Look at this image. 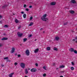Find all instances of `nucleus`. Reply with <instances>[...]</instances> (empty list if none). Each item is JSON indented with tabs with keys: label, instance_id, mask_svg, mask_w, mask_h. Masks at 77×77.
<instances>
[{
	"label": "nucleus",
	"instance_id": "obj_1",
	"mask_svg": "<svg viewBox=\"0 0 77 77\" xmlns=\"http://www.w3.org/2000/svg\"><path fill=\"white\" fill-rule=\"evenodd\" d=\"M47 17V14H45L43 16H42L41 19L44 21H47L48 20V18H45Z\"/></svg>",
	"mask_w": 77,
	"mask_h": 77
},
{
	"label": "nucleus",
	"instance_id": "obj_2",
	"mask_svg": "<svg viewBox=\"0 0 77 77\" xmlns=\"http://www.w3.org/2000/svg\"><path fill=\"white\" fill-rule=\"evenodd\" d=\"M26 66V65L24 63H21L20 64V66L21 68L24 69L25 68V66Z\"/></svg>",
	"mask_w": 77,
	"mask_h": 77
},
{
	"label": "nucleus",
	"instance_id": "obj_3",
	"mask_svg": "<svg viewBox=\"0 0 77 77\" xmlns=\"http://www.w3.org/2000/svg\"><path fill=\"white\" fill-rule=\"evenodd\" d=\"M25 53L27 56H29L30 55V52L28 49H27L25 52Z\"/></svg>",
	"mask_w": 77,
	"mask_h": 77
},
{
	"label": "nucleus",
	"instance_id": "obj_4",
	"mask_svg": "<svg viewBox=\"0 0 77 77\" xmlns=\"http://www.w3.org/2000/svg\"><path fill=\"white\" fill-rule=\"evenodd\" d=\"M36 71H37V70L36 69L32 68L31 69V72H36Z\"/></svg>",
	"mask_w": 77,
	"mask_h": 77
},
{
	"label": "nucleus",
	"instance_id": "obj_5",
	"mask_svg": "<svg viewBox=\"0 0 77 77\" xmlns=\"http://www.w3.org/2000/svg\"><path fill=\"white\" fill-rule=\"evenodd\" d=\"M8 38L7 37H3V38H2L1 40L2 41H5L6 40H8Z\"/></svg>",
	"mask_w": 77,
	"mask_h": 77
},
{
	"label": "nucleus",
	"instance_id": "obj_6",
	"mask_svg": "<svg viewBox=\"0 0 77 77\" xmlns=\"http://www.w3.org/2000/svg\"><path fill=\"white\" fill-rule=\"evenodd\" d=\"M17 35L19 37H21V36L23 35V33H20L19 32H17Z\"/></svg>",
	"mask_w": 77,
	"mask_h": 77
},
{
	"label": "nucleus",
	"instance_id": "obj_7",
	"mask_svg": "<svg viewBox=\"0 0 77 77\" xmlns=\"http://www.w3.org/2000/svg\"><path fill=\"white\" fill-rule=\"evenodd\" d=\"M51 5V6H54L56 5V2H53L51 3L50 4Z\"/></svg>",
	"mask_w": 77,
	"mask_h": 77
},
{
	"label": "nucleus",
	"instance_id": "obj_8",
	"mask_svg": "<svg viewBox=\"0 0 77 77\" xmlns=\"http://www.w3.org/2000/svg\"><path fill=\"white\" fill-rule=\"evenodd\" d=\"M8 6V5H4L2 7V9H5Z\"/></svg>",
	"mask_w": 77,
	"mask_h": 77
},
{
	"label": "nucleus",
	"instance_id": "obj_9",
	"mask_svg": "<svg viewBox=\"0 0 77 77\" xmlns=\"http://www.w3.org/2000/svg\"><path fill=\"white\" fill-rule=\"evenodd\" d=\"M38 51H39V48H37L36 49H35L34 50V53H38Z\"/></svg>",
	"mask_w": 77,
	"mask_h": 77
},
{
	"label": "nucleus",
	"instance_id": "obj_10",
	"mask_svg": "<svg viewBox=\"0 0 77 77\" xmlns=\"http://www.w3.org/2000/svg\"><path fill=\"white\" fill-rule=\"evenodd\" d=\"M25 74H28V73H29V71H28V70H27V69H25Z\"/></svg>",
	"mask_w": 77,
	"mask_h": 77
},
{
	"label": "nucleus",
	"instance_id": "obj_11",
	"mask_svg": "<svg viewBox=\"0 0 77 77\" xmlns=\"http://www.w3.org/2000/svg\"><path fill=\"white\" fill-rule=\"evenodd\" d=\"M14 51H15V48H13L11 51V53H13Z\"/></svg>",
	"mask_w": 77,
	"mask_h": 77
},
{
	"label": "nucleus",
	"instance_id": "obj_12",
	"mask_svg": "<svg viewBox=\"0 0 77 77\" xmlns=\"http://www.w3.org/2000/svg\"><path fill=\"white\" fill-rule=\"evenodd\" d=\"M71 2V3H73V4L76 3V1L75 0H72Z\"/></svg>",
	"mask_w": 77,
	"mask_h": 77
},
{
	"label": "nucleus",
	"instance_id": "obj_13",
	"mask_svg": "<svg viewBox=\"0 0 77 77\" xmlns=\"http://www.w3.org/2000/svg\"><path fill=\"white\" fill-rule=\"evenodd\" d=\"M69 12L70 14H73L74 13V11H72V10H71L69 11Z\"/></svg>",
	"mask_w": 77,
	"mask_h": 77
},
{
	"label": "nucleus",
	"instance_id": "obj_14",
	"mask_svg": "<svg viewBox=\"0 0 77 77\" xmlns=\"http://www.w3.org/2000/svg\"><path fill=\"white\" fill-rule=\"evenodd\" d=\"M14 74V72H13L11 74H10L9 75V77H12V75H13V74Z\"/></svg>",
	"mask_w": 77,
	"mask_h": 77
},
{
	"label": "nucleus",
	"instance_id": "obj_15",
	"mask_svg": "<svg viewBox=\"0 0 77 77\" xmlns=\"http://www.w3.org/2000/svg\"><path fill=\"white\" fill-rule=\"evenodd\" d=\"M47 50L48 51H49L51 50V48H50V47H48L47 48Z\"/></svg>",
	"mask_w": 77,
	"mask_h": 77
},
{
	"label": "nucleus",
	"instance_id": "obj_16",
	"mask_svg": "<svg viewBox=\"0 0 77 77\" xmlns=\"http://www.w3.org/2000/svg\"><path fill=\"white\" fill-rule=\"evenodd\" d=\"M55 39L56 41H59V37H55Z\"/></svg>",
	"mask_w": 77,
	"mask_h": 77
},
{
	"label": "nucleus",
	"instance_id": "obj_17",
	"mask_svg": "<svg viewBox=\"0 0 77 77\" xmlns=\"http://www.w3.org/2000/svg\"><path fill=\"white\" fill-rule=\"evenodd\" d=\"M74 49L73 48H71L70 50V51L71 52H74Z\"/></svg>",
	"mask_w": 77,
	"mask_h": 77
},
{
	"label": "nucleus",
	"instance_id": "obj_18",
	"mask_svg": "<svg viewBox=\"0 0 77 77\" xmlns=\"http://www.w3.org/2000/svg\"><path fill=\"white\" fill-rule=\"evenodd\" d=\"M24 18H26V14H24L23 16Z\"/></svg>",
	"mask_w": 77,
	"mask_h": 77
},
{
	"label": "nucleus",
	"instance_id": "obj_19",
	"mask_svg": "<svg viewBox=\"0 0 77 77\" xmlns=\"http://www.w3.org/2000/svg\"><path fill=\"white\" fill-rule=\"evenodd\" d=\"M68 24V22H65V23H64L63 24V25L64 26H65V25H67V24Z\"/></svg>",
	"mask_w": 77,
	"mask_h": 77
},
{
	"label": "nucleus",
	"instance_id": "obj_20",
	"mask_svg": "<svg viewBox=\"0 0 77 77\" xmlns=\"http://www.w3.org/2000/svg\"><path fill=\"white\" fill-rule=\"evenodd\" d=\"M65 67V66L63 65H62L60 66V68H64Z\"/></svg>",
	"mask_w": 77,
	"mask_h": 77
},
{
	"label": "nucleus",
	"instance_id": "obj_21",
	"mask_svg": "<svg viewBox=\"0 0 77 77\" xmlns=\"http://www.w3.org/2000/svg\"><path fill=\"white\" fill-rule=\"evenodd\" d=\"M33 24V23H31L30 24H29V26H32Z\"/></svg>",
	"mask_w": 77,
	"mask_h": 77
},
{
	"label": "nucleus",
	"instance_id": "obj_22",
	"mask_svg": "<svg viewBox=\"0 0 77 77\" xmlns=\"http://www.w3.org/2000/svg\"><path fill=\"white\" fill-rule=\"evenodd\" d=\"M27 40V38H24L23 39V42H26V41Z\"/></svg>",
	"mask_w": 77,
	"mask_h": 77
},
{
	"label": "nucleus",
	"instance_id": "obj_23",
	"mask_svg": "<svg viewBox=\"0 0 77 77\" xmlns=\"http://www.w3.org/2000/svg\"><path fill=\"white\" fill-rule=\"evenodd\" d=\"M54 50L55 51H57V48H54Z\"/></svg>",
	"mask_w": 77,
	"mask_h": 77
},
{
	"label": "nucleus",
	"instance_id": "obj_24",
	"mask_svg": "<svg viewBox=\"0 0 77 77\" xmlns=\"http://www.w3.org/2000/svg\"><path fill=\"white\" fill-rule=\"evenodd\" d=\"M43 69H45V70H47V69H46V67H45V66L43 67Z\"/></svg>",
	"mask_w": 77,
	"mask_h": 77
},
{
	"label": "nucleus",
	"instance_id": "obj_25",
	"mask_svg": "<svg viewBox=\"0 0 77 77\" xmlns=\"http://www.w3.org/2000/svg\"><path fill=\"white\" fill-rule=\"evenodd\" d=\"M8 27V26L7 25H5L4 26V27H5V28H6Z\"/></svg>",
	"mask_w": 77,
	"mask_h": 77
},
{
	"label": "nucleus",
	"instance_id": "obj_26",
	"mask_svg": "<svg viewBox=\"0 0 77 77\" xmlns=\"http://www.w3.org/2000/svg\"><path fill=\"white\" fill-rule=\"evenodd\" d=\"M74 53H75L76 54H77V51L76 50H74Z\"/></svg>",
	"mask_w": 77,
	"mask_h": 77
},
{
	"label": "nucleus",
	"instance_id": "obj_27",
	"mask_svg": "<svg viewBox=\"0 0 77 77\" xmlns=\"http://www.w3.org/2000/svg\"><path fill=\"white\" fill-rule=\"evenodd\" d=\"M71 69L72 70H74V68L73 67H71Z\"/></svg>",
	"mask_w": 77,
	"mask_h": 77
},
{
	"label": "nucleus",
	"instance_id": "obj_28",
	"mask_svg": "<svg viewBox=\"0 0 77 77\" xmlns=\"http://www.w3.org/2000/svg\"><path fill=\"white\" fill-rule=\"evenodd\" d=\"M15 21L16 23H18V20L17 19H16L15 20Z\"/></svg>",
	"mask_w": 77,
	"mask_h": 77
},
{
	"label": "nucleus",
	"instance_id": "obj_29",
	"mask_svg": "<svg viewBox=\"0 0 77 77\" xmlns=\"http://www.w3.org/2000/svg\"><path fill=\"white\" fill-rule=\"evenodd\" d=\"M21 25H20L19 26H18V29H21Z\"/></svg>",
	"mask_w": 77,
	"mask_h": 77
},
{
	"label": "nucleus",
	"instance_id": "obj_30",
	"mask_svg": "<svg viewBox=\"0 0 77 77\" xmlns=\"http://www.w3.org/2000/svg\"><path fill=\"white\" fill-rule=\"evenodd\" d=\"M24 8H27V5L26 4H24L23 5Z\"/></svg>",
	"mask_w": 77,
	"mask_h": 77
},
{
	"label": "nucleus",
	"instance_id": "obj_31",
	"mask_svg": "<svg viewBox=\"0 0 77 77\" xmlns=\"http://www.w3.org/2000/svg\"><path fill=\"white\" fill-rule=\"evenodd\" d=\"M25 11H29V9L27 8H26L25 9Z\"/></svg>",
	"mask_w": 77,
	"mask_h": 77
},
{
	"label": "nucleus",
	"instance_id": "obj_32",
	"mask_svg": "<svg viewBox=\"0 0 77 77\" xmlns=\"http://www.w3.org/2000/svg\"><path fill=\"white\" fill-rule=\"evenodd\" d=\"M4 59H5V60H6V59L8 60V57H5L4 58Z\"/></svg>",
	"mask_w": 77,
	"mask_h": 77
},
{
	"label": "nucleus",
	"instance_id": "obj_33",
	"mask_svg": "<svg viewBox=\"0 0 77 77\" xmlns=\"http://www.w3.org/2000/svg\"><path fill=\"white\" fill-rule=\"evenodd\" d=\"M35 65L36 66H38V63H36L35 64Z\"/></svg>",
	"mask_w": 77,
	"mask_h": 77
},
{
	"label": "nucleus",
	"instance_id": "obj_34",
	"mask_svg": "<svg viewBox=\"0 0 77 77\" xmlns=\"http://www.w3.org/2000/svg\"><path fill=\"white\" fill-rule=\"evenodd\" d=\"M64 71H60V73H61V74H62V73H64Z\"/></svg>",
	"mask_w": 77,
	"mask_h": 77
},
{
	"label": "nucleus",
	"instance_id": "obj_35",
	"mask_svg": "<svg viewBox=\"0 0 77 77\" xmlns=\"http://www.w3.org/2000/svg\"><path fill=\"white\" fill-rule=\"evenodd\" d=\"M32 35L30 34L28 36V37H29V38H30V37H32Z\"/></svg>",
	"mask_w": 77,
	"mask_h": 77
},
{
	"label": "nucleus",
	"instance_id": "obj_36",
	"mask_svg": "<svg viewBox=\"0 0 77 77\" xmlns=\"http://www.w3.org/2000/svg\"><path fill=\"white\" fill-rule=\"evenodd\" d=\"M32 19H33V17H30V20H32Z\"/></svg>",
	"mask_w": 77,
	"mask_h": 77
},
{
	"label": "nucleus",
	"instance_id": "obj_37",
	"mask_svg": "<svg viewBox=\"0 0 77 77\" xmlns=\"http://www.w3.org/2000/svg\"><path fill=\"white\" fill-rule=\"evenodd\" d=\"M18 65V63H14V65H15V66H16V65Z\"/></svg>",
	"mask_w": 77,
	"mask_h": 77
},
{
	"label": "nucleus",
	"instance_id": "obj_38",
	"mask_svg": "<svg viewBox=\"0 0 77 77\" xmlns=\"http://www.w3.org/2000/svg\"><path fill=\"white\" fill-rule=\"evenodd\" d=\"M17 56L18 57H21V55H20V54H18L17 55Z\"/></svg>",
	"mask_w": 77,
	"mask_h": 77
},
{
	"label": "nucleus",
	"instance_id": "obj_39",
	"mask_svg": "<svg viewBox=\"0 0 77 77\" xmlns=\"http://www.w3.org/2000/svg\"><path fill=\"white\" fill-rule=\"evenodd\" d=\"M71 63L72 65H74V63L73 62H72Z\"/></svg>",
	"mask_w": 77,
	"mask_h": 77
},
{
	"label": "nucleus",
	"instance_id": "obj_40",
	"mask_svg": "<svg viewBox=\"0 0 77 77\" xmlns=\"http://www.w3.org/2000/svg\"><path fill=\"white\" fill-rule=\"evenodd\" d=\"M43 76H44V77H45V76H46V74L44 73V74L43 75Z\"/></svg>",
	"mask_w": 77,
	"mask_h": 77
},
{
	"label": "nucleus",
	"instance_id": "obj_41",
	"mask_svg": "<svg viewBox=\"0 0 77 77\" xmlns=\"http://www.w3.org/2000/svg\"><path fill=\"white\" fill-rule=\"evenodd\" d=\"M29 8H32V5H30L29 7Z\"/></svg>",
	"mask_w": 77,
	"mask_h": 77
},
{
	"label": "nucleus",
	"instance_id": "obj_42",
	"mask_svg": "<svg viewBox=\"0 0 77 77\" xmlns=\"http://www.w3.org/2000/svg\"><path fill=\"white\" fill-rule=\"evenodd\" d=\"M1 66L3 67V66H5L3 64H1Z\"/></svg>",
	"mask_w": 77,
	"mask_h": 77
},
{
	"label": "nucleus",
	"instance_id": "obj_43",
	"mask_svg": "<svg viewBox=\"0 0 77 77\" xmlns=\"http://www.w3.org/2000/svg\"><path fill=\"white\" fill-rule=\"evenodd\" d=\"M53 66H54L55 65V63H53V64H52Z\"/></svg>",
	"mask_w": 77,
	"mask_h": 77
},
{
	"label": "nucleus",
	"instance_id": "obj_44",
	"mask_svg": "<svg viewBox=\"0 0 77 77\" xmlns=\"http://www.w3.org/2000/svg\"><path fill=\"white\" fill-rule=\"evenodd\" d=\"M2 18V15H0V19H1Z\"/></svg>",
	"mask_w": 77,
	"mask_h": 77
},
{
	"label": "nucleus",
	"instance_id": "obj_45",
	"mask_svg": "<svg viewBox=\"0 0 77 77\" xmlns=\"http://www.w3.org/2000/svg\"><path fill=\"white\" fill-rule=\"evenodd\" d=\"M21 14H24V12H23V11L21 12Z\"/></svg>",
	"mask_w": 77,
	"mask_h": 77
},
{
	"label": "nucleus",
	"instance_id": "obj_46",
	"mask_svg": "<svg viewBox=\"0 0 77 77\" xmlns=\"http://www.w3.org/2000/svg\"><path fill=\"white\" fill-rule=\"evenodd\" d=\"M72 41H75V39H73Z\"/></svg>",
	"mask_w": 77,
	"mask_h": 77
},
{
	"label": "nucleus",
	"instance_id": "obj_47",
	"mask_svg": "<svg viewBox=\"0 0 77 77\" xmlns=\"http://www.w3.org/2000/svg\"><path fill=\"white\" fill-rule=\"evenodd\" d=\"M75 39H77V37H75Z\"/></svg>",
	"mask_w": 77,
	"mask_h": 77
},
{
	"label": "nucleus",
	"instance_id": "obj_48",
	"mask_svg": "<svg viewBox=\"0 0 77 77\" xmlns=\"http://www.w3.org/2000/svg\"><path fill=\"white\" fill-rule=\"evenodd\" d=\"M0 23L1 24H2V21H0Z\"/></svg>",
	"mask_w": 77,
	"mask_h": 77
},
{
	"label": "nucleus",
	"instance_id": "obj_49",
	"mask_svg": "<svg viewBox=\"0 0 77 77\" xmlns=\"http://www.w3.org/2000/svg\"><path fill=\"white\" fill-rule=\"evenodd\" d=\"M15 56H17V54H15Z\"/></svg>",
	"mask_w": 77,
	"mask_h": 77
},
{
	"label": "nucleus",
	"instance_id": "obj_50",
	"mask_svg": "<svg viewBox=\"0 0 77 77\" xmlns=\"http://www.w3.org/2000/svg\"><path fill=\"white\" fill-rule=\"evenodd\" d=\"M40 30H42V28H41L40 29Z\"/></svg>",
	"mask_w": 77,
	"mask_h": 77
},
{
	"label": "nucleus",
	"instance_id": "obj_51",
	"mask_svg": "<svg viewBox=\"0 0 77 77\" xmlns=\"http://www.w3.org/2000/svg\"><path fill=\"white\" fill-rule=\"evenodd\" d=\"M0 47H2V44H0Z\"/></svg>",
	"mask_w": 77,
	"mask_h": 77
},
{
	"label": "nucleus",
	"instance_id": "obj_52",
	"mask_svg": "<svg viewBox=\"0 0 77 77\" xmlns=\"http://www.w3.org/2000/svg\"><path fill=\"white\" fill-rule=\"evenodd\" d=\"M75 42L76 43H77V41H75Z\"/></svg>",
	"mask_w": 77,
	"mask_h": 77
},
{
	"label": "nucleus",
	"instance_id": "obj_53",
	"mask_svg": "<svg viewBox=\"0 0 77 77\" xmlns=\"http://www.w3.org/2000/svg\"><path fill=\"white\" fill-rule=\"evenodd\" d=\"M58 69V68H57L56 69Z\"/></svg>",
	"mask_w": 77,
	"mask_h": 77
},
{
	"label": "nucleus",
	"instance_id": "obj_54",
	"mask_svg": "<svg viewBox=\"0 0 77 77\" xmlns=\"http://www.w3.org/2000/svg\"><path fill=\"white\" fill-rule=\"evenodd\" d=\"M63 77V76H60V77Z\"/></svg>",
	"mask_w": 77,
	"mask_h": 77
},
{
	"label": "nucleus",
	"instance_id": "obj_55",
	"mask_svg": "<svg viewBox=\"0 0 77 77\" xmlns=\"http://www.w3.org/2000/svg\"><path fill=\"white\" fill-rule=\"evenodd\" d=\"M25 77H28L27 76H25Z\"/></svg>",
	"mask_w": 77,
	"mask_h": 77
},
{
	"label": "nucleus",
	"instance_id": "obj_56",
	"mask_svg": "<svg viewBox=\"0 0 77 77\" xmlns=\"http://www.w3.org/2000/svg\"><path fill=\"white\" fill-rule=\"evenodd\" d=\"M35 41H36V39H35Z\"/></svg>",
	"mask_w": 77,
	"mask_h": 77
},
{
	"label": "nucleus",
	"instance_id": "obj_57",
	"mask_svg": "<svg viewBox=\"0 0 77 77\" xmlns=\"http://www.w3.org/2000/svg\"><path fill=\"white\" fill-rule=\"evenodd\" d=\"M30 68L28 69V70H30Z\"/></svg>",
	"mask_w": 77,
	"mask_h": 77
},
{
	"label": "nucleus",
	"instance_id": "obj_58",
	"mask_svg": "<svg viewBox=\"0 0 77 77\" xmlns=\"http://www.w3.org/2000/svg\"><path fill=\"white\" fill-rule=\"evenodd\" d=\"M13 15H15V14H13Z\"/></svg>",
	"mask_w": 77,
	"mask_h": 77
},
{
	"label": "nucleus",
	"instance_id": "obj_59",
	"mask_svg": "<svg viewBox=\"0 0 77 77\" xmlns=\"http://www.w3.org/2000/svg\"><path fill=\"white\" fill-rule=\"evenodd\" d=\"M43 33H45V31H43Z\"/></svg>",
	"mask_w": 77,
	"mask_h": 77
},
{
	"label": "nucleus",
	"instance_id": "obj_60",
	"mask_svg": "<svg viewBox=\"0 0 77 77\" xmlns=\"http://www.w3.org/2000/svg\"><path fill=\"white\" fill-rule=\"evenodd\" d=\"M50 41V42H51V40Z\"/></svg>",
	"mask_w": 77,
	"mask_h": 77
},
{
	"label": "nucleus",
	"instance_id": "obj_61",
	"mask_svg": "<svg viewBox=\"0 0 77 77\" xmlns=\"http://www.w3.org/2000/svg\"><path fill=\"white\" fill-rule=\"evenodd\" d=\"M1 53V51H0V53Z\"/></svg>",
	"mask_w": 77,
	"mask_h": 77
},
{
	"label": "nucleus",
	"instance_id": "obj_62",
	"mask_svg": "<svg viewBox=\"0 0 77 77\" xmlns=\"http://www.w3.org/2000/svg\"><path fill=\"white\" fill-rule=\"evenodd\" d=\"M20 45H21L20 44Z\"/></svg>",
	"mask_w": 77,
	"mask_h": 77
}]
</instances>
